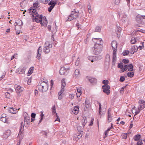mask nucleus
<instances>
[{
    "mask_svg": "<svg viewBox=\"0 0 145 145\" xmlns=\"http://www.w3.org/2000/svg\"><path fill=\"white\" fill-rule=\"evenodd\" d=\"M29 12H32V16L33 17L32 20L33 22H35L37 23H40L42 26L46 25L47 23V22L46 18L44 20L45 22L42 20V15H39L36 10L35 8L32 9L31 7L29 10Z\"/></svg>",
    "mask_w": 145,
    "mask_h": 145,
    "instance_id": "1",
    "label": "nucleus"
},
{
    "mask_svg": "<svg viewBox=\"0 0 145 145\" xmlns=\"http://www.w3.org/2000/svg\"><path fill=\"white\" fill-rule=\"evenodd\" d=\"M48 81H42L39 82V83L37 87L39 90L42 92H44L46 91L48 89V85L47 83Z\"/></svg>",
    "mask_w": 145,
    "mask_h": 145,
    "instance_id": "2",
    "label": "nucleus"
},
{
    "mask_svg": "<svg viewBox=\"0 0 145 145\" xmlns=\"http://www.w3.org/2000/svg\"><path fill=\"white\" fill-rule=\"evenodd\" d=\"M103 45H100V46L97 45H94L92 48V50L93 53L95 55H98L100 54L102 50Z\"/></svg>",
    "mask_w": 145,
    "mask_h": 145,
    "instance_id": "3",
    "label": "nucleus"
},
{
    "mask_svg": "<svg viewBox=\"0 0 145 145\" xmlns=\"http://www.w3.org/2000/svg\"><path fill=\"white\" fill-rule=\"evenodd\" d=\"M45 46L43 48V51L46 54L50 52V48L52 47V45L50 44L49 41L45 42Z\"/></svg>",
    "mask_w": 145,
    "mask_h": 145,
    "instance_id": "4",
    "label": "nucleus"
},
{
    "mask_svg": "<svg viewBox=\"0 0 145 145\" xmlns=\"http://www.w3.org/2000/svg\"><path fill=\"white\" fill-rule=\"evenodd\" d=\"M118 68L121 69L120 71V73H122L128 69V66L126 65H124L122 63H120L118 64Z\"/></svg>",
    "mask_w": 145,
    "mask_h": 145,
    "instance_id": "5",
    "label": "nucleus"
},
{
    "mask_svg": "<svg viewBox=\"0 0 145 145\" xmlns=\"http://www.w3.org/2000/svg\"><path fill=\"white\" fill-rule=\"evenodd\" d=\"M93 41L95 43L94 45H97L100 46V45H102L103 41L102 39L99 38H94L92 39Z\"/></svg>",
    "mask_w": 145,
    "mask_h": 145,
    "instance_id": "6",
    "label": "nucleus"
},
{
    "mask_svg": "<svg viewBox=\"0 0 145 145\" xmlns=\"http://www.w3.org/2000/svg\"><path fill=\"white\" fill-rule=\"evenodd\" d=\"M102 88L104 93L108 95L110 93V87L109 85H103L102 86Z\"/></svg>",
    "mask_w": 145,
    "mask_h": 145,
    "instance_id": "7",
    "label": "nucleus"
},
{
    "mask_svg": "<svg viewBox=\"0 0 145 145\" xmlns=\"http://www.w3.org/2000/svg\"><path fill=\"white\" fill-rule=\"evenodd\" d=\"M139 106L138 107V109L142 110L145 108V101L142 100H140L138 102Z\"/></svg>",
    "mask_w": 145,
    "mask_h": 145,
    "instance_id": "8",
    "label": "nucleus"
},
{
    "mask_svg": "<svg viewBox=\"0 0 145 145\" xmlns=\"http://www.w3.org/2000/svg\"><path fill=\"white\" fill-rule=\"evenodd\" d=\"M14 87L17 93H20L22 92L24 89V88L19 85L16 84L14 85Z\"/></svg>",
    "mask_w": 145,
    "mask_h": 145,
    "instance_id": "9",
    "label": "nucleus"
},
{
    "mask_svg": "<svg viewBox=\"0 0 145 145\" xmlns=\"http://www.w3.org/2000/svg\"><path fill=\"white\" fill-rule=\"evenodd\" d=\"M142 19H145V15L138 14L136 16V20L139 23H141L142 22Z\"/></svg>",
    "mask_w": 145,
    "mask_h": 145,
    "instance_id": "10",
    "label": "nucleus"
},
{
    "mask_svg": "<svg viewBox=\"0 0 145 145\" xmlns=\"http://www.w3.org/2000/svg\"><path fill=\"white\" fill-rule=\"evenodd\" d=\"M78 10H76V9H74V10L72 11L71 15L74 19L76 18L78 16Z\"/></svg>",
    "mask_w": 145,
    "mask_h": 145,
    "instance_id": "11",
    "label": "nucleus"
},
{
    "mask_svg": "<svg viewBox=\"0 0 145 145\" xmlns=\"http://www.w3.org/2000/svg\"><path fill=\"white\" fill-rule=\"evenodd\" d=\"M11 131L10 130H8L6 131L2 135V138L4 139H6L10 135Z\"/></svg>",
    "mask_w": 145,
    "mask_h": 145,
    "instance_id": "12",
    "label": "nucleus"
},
{
    "mask_svg": "<svg viewBox=\"0 0 145 145\" xmlns=\"http://www.w3.org/2000/svg\"><path fill=\"white\" fill-rule=\"evenodd\" d=\"M69 70L68 68L66 69L65 67H61L59 70V73L61 74H66L67 73V71Z\"/></svg>",
    "mask_w": 145,
    "mask_h": 145,
    "instance_id": "13",
    "label": "nucleus"
},
{
    "mask_svg": "<svg viewBox=\"0 0 145 145\" xmlns=\"http://www.w3.org/2000/svg\"><path fill=\"white\" fill-rule=\"evenodd\" d=\"M111 45L113 51H117V42L115 40L113 41L111 43Z\"/></svg>",
    "mask_w": 145,
    "mask_h": 145,
    "instance_id": "14",
    "label": "nucleus"
},
{
    "mask_svg": "<svg viewBox=\"0 0 145 145\" xmlns=\"http://www.w3.org/2000/svg\"><path fill=\"white\" fill-rule=\"evenodd\" d=\"M42 48L40 46L39 47L37 50V54L36 58L38 59H40V56L41 54Z\"/></svg>",
    "mask_w": 145,
    "mask_h": 145,
    "instance_id": "15",
    "label": "nucleus"
},
{
    "mask_svg": "<svg viewBox=\"0 0 145 145\" xmlns=\"http://www.w3.org/2000/svg\"><path fill=\"white\" fill-rule=\"evenodd\" d=\"M116 51H113L112 63L115 64L116 60Z\"/></svg>",
    "mask_w": 145,
    "mask_h": 145,
    "instance_id": "16",
    "label": "nucleus"
},
{
    "mask_svg": "<svg viewBox=\"0 0 145 145\" xmlns=\"http://www.w3.org/2000/svg\"><path fill=\"white\" fill-rule=\"evenodd\" d=\"M8 112L12 114H16L17 112V110L15 108H10L8 110Z\"/></svg>",
    "mask_w": 145,
    "mask_h": 145,
    "instance_id": "17",
    "label": "nucleus"
},
{
    "mask_svg": "<svg viewBox=\"0 0 145 145\" xmlns=\"http://www.w3.org/2000/svg\"><path fill=\"white\" fill-rule=\"evenodd\" d=\"M24 123L26 122L27 124L30 123V117L29 116L27 115L24 117Z\"/></svg>",
    "mask_w": 145,
    "mask_h": 145,
    "instance_id": "18",
    "label": "nucleus"
},
{
    "mask_svg": "<svg viewBox=\"0 0 145 145\" xmlns=\"http://www.w3.org/2000/svg\"><path fill=\"white\" fill-rule=\"evenodd\" d=\"M79 106H74L73 110L72 112L74 114H77L78 112Z\"/></svg>",
    "mask_w": 145,
    "mask_h": 145,
    "instance_id": "19",
    "label": "nucleus"
},
{
    "mask_svg": "<svg viewBox=\"0 0 145 145\" xmlns=\"http://www.w3.org/2000/svg\"><path fill=\"white\" fill-rule=\"evenodd\" d=\"M88 79L91 83H96L97 82V80L95 78L89 77Z\"/></svg>",
    "mask_w": 145,
    "mask_h": 145,
    "instance_id": "20",
    "label": "nucleus"
},
{
    "mask_svg": "<svg viewBox=\"0 0 145 145\" xmlns=\"http://www.w3.org/2000/svg\"><path fill=\"white\" fill-rule=\"evenodd\" d=\"M141 138V135L139 134H137L135 135L133 137V139L135 141H137L139 140Z\"/></svg>",
    "mask_w": 145,
    "mask_h": 145,
    "instance_id": "21",
    "label": "nucleus"
},
{
    "mask_svg": "<svg viewBox=\"0 0 145 145\" xmlns=\"http://www.w3.org/2000/svg\"><path fill=\"white\" fill-rule=\"evenodd\" d=\"M87 121L86 119V117H84L83 118V119L82 120V123L83 127H84L86 124L87 123Z\"/></svg>",
    "mask_w": 145,
    "mask_h": 145,
    "instance_id": "22",
    "label": "nucleus"
},
{
    "mask_svg": "<svg viewBox=\"0 0 145 145\" xmlns=\"http://www.w3.org/2000/svg\"><path fill=\"white\" fill-rule=\"evenodd\" d=\"M102 58V57L101 56H93V59L95 61L97 60H99Z\"/></svg>",
    "mask_w": 145,
    "mask_h": 145,
    "instance_id": "23",
    "label": "nucleus"
},
{
    "mask_svg": "<svg viewBox=\"0 0 145 145\" xmlns=\"http://www.w3.org/2000/svg\"><path fill=\"white\" fill-rule=\"evenodd\" d=\"M24 130V125H21V126L20 127L19 132V135H21V134L23 133V132Z\"/></svg>",
    "mask_w": 145,
    "mask_h": 145,
    "instance_id": "24",
    "label": "nucleus"
},
{
    "mask_svg": "<svg viewBox=\"0 0 145 145\" xmlns=\"http://www.w3.org/2000/svg\"><path fill=\"white\" fill-rule=\"evenodd\" d=\"M56 4V2H54L53 1L51 0L49 3L48 5H50V6H53L54 7Z\"/></svg>",
    "mask_w": 145,
    "mask_h": 145,
    "instance_id": "25",
    "label": "nucleus"
},
{
    "mask_svg": "<svg viewBox=\"0 0 145 145\" xmlns=\"http://www.w3.org/2000/svg\"><path fill=\"white\" fill-rule=\"evenodd\" d=\"M127 76L130 78H132L134 75V73L133 72L129 71L127 73Z\"/></svg>",
    "mask_w": 145,
    "mask_h": 145,
    "instance_id": "26",
    "label": "nucleus"
},
{
    "mask_svg": "<svg viewBox=\"0 0 145 145\" xmlns=\"http://www.w3.org/2000/svg\"><path fill=\"white\" fill-rule=\"evenodd\" d=\"M122 29L119 26L117 25L116 29V32H117V34H118V33H120V32L121 31Z\"/></svg>",
    "mask_w": 145,
    "mask_h": 145,
    "instance_id": "27",
    "label": "nucleus"
},
{
    "mask_svg": "<svg viewBox=\"0 0 145 145\" xmlns=\"http://www.w3.org/2000/svg\"><path fill=\"white\" fill-rule=\"evenodd\" d=\"M74 74L76 76V77H78L80 76L79 71L78 69H76L74 72Z\"/></svg>",
    "mask_w": 145,
    "mask_h": 145,
    "instance_id": "28",
    "label": "nucleus"
},
{
    "mask_svg": "<svg viewBox=\"0 0 145 145\" xmlns=\"http://www.w3.org/2000/svg\"><path fill=\"white\" fill-rule=\"evenodd\" d=\"M128 66V67H129L128 71H132L133 70V66L132 64H130Z\"/></svg>",
    "mask_w": 145,
    "mask_h": 145,
    "instance_id": "29",
    "label": "nucleus"
},
{
    "mask_svg": "<svg viewBox=\"0 0 145 145\" xmlns=\"http://www.w3.org/2000/svg\"><path fill=\"white\" fill-rule=\"evenodd\" d=\"M66 85V83L65 81V79H63L61 80V88H64L65 87Z\"/></svg>",
    "mask_w": 145,
    "mask_h": 145,
    "instance_id": "30",
    "label": "nucleus"
},
{
    "mask_svg": "<svg viewBox=\"0 0 145 145\" xmlns=\"http://www.w3.org/2000/svg\"><path fill=\"white\" fill-rule=\"evenodd\" d=\"M0 120L4 123H8L9 122L7 121V118H1Z\"/></svg>",
    "mask_w": 145,
    "mask_h": 145,
    "instance_id": "31",
    "label": "nucleus"
},
{
    "mask_svg": "<svg viewBox=\"0 0 145 145\" xmlns=\"http://www.w3.org/2000/svg\"><path fill=\"white\" fill-rule=\"evenodd\" d=\"M130 42L132 44H135L136 42V39L134 37H132L131 39Z\"/></svg>",
    "mask_w": 145,
    "mask_h": 145,
    "instance_id": "32",
    "label": "nucleus"
},
{
    "mask_svg": "<svg viewBox=\"0 0 145 145\" xmlns=\"http://www.w3.org/2000/svg\"><path fill=\"white\" fill-rule=\"evenodd\" d=\"M50 0H39L40 3L44 4H47Z\"/></svg>",
    "mask_w": 145,
    "mask_h": 145,
    "instance_id": "33",
    "label": "nucleus"
},
{
    "mask_svg": "<svg viewBox=\"0 0 145 145\" xmlns=\"http://www.w3.org/2000/svg\"><path fill=\"white\" fill-rule=\"evenodd\" d=\"M82 132L81 131V132H79V133H78V135H77V140H78L80 139L82 136Z\"/></svg>",
    "mask_w": 145,
    "mask_h": 145,
    "instance_id": "34",
    "label": "nucleus"
},
{
    "mask_svg": "<svg viewBox=\"0 0 145 145\" xmlns=\"http://www.w3.org/2000/svg\"><path fill=\"white\" fill-rule=\"evenodd\" d=\"M5 95L6 97L8 99H10V93L8 92H7L5 93Z\"/></svg>",
    "mask_w": 145,
    "mask_h": 145,
    "instance_id": "35",
    "label": "nucleus"
},
{
    "mask_svg": "<svg viewBox=\"0 0 145 145\" xmlns=\"http://www.w3.org/2000/svg\"><path fill=\"white\" fill-rule=\"evenodd\" d=\"M101 28L100 27L97 26L95 27V31L100 32L101 31Z\"/></svg>",
    "mask_w": 145,
    "mask_h": 145,
    "instance_id": "36",
    "label": "nucleus"
},
{
    "mask_svg": "<svg viewBox=\"0 0 145 145\" xmlns=\"http://www.w3.org/2000/svg\"><path fill=\"white\" fill-rule=\"evenodd\" d=\"M52 110L53 113H55L56 115L57 114V113L56 112V107L55 105H54L52 106Z\"/></svg>",
    "mask_w": 145,
    "mask_h": 145,
    "instance_id": "37",
    "label": "nucleus"
},
{
    "mask_svg": "<svg viewBox=\"0 0 145 145\" xmlns=\"http://www.w3.org/2000/svg\"><path fill=\"white\" fill-rule=\"evenodd\" d=\"M33 67H31L30 68L28 72V74H29V75L31 74L33 72L32 71H33Z\"/></svg>",
    "mask_w": 145,
    "mask_h": 145,
    "instance_id": "38",
    "label": "nucleus"
},
{
    "mask_svg": "<svg viewBox=\"0 0 145 145\" xmlns=\"http://www.w3.org/2000/svg\"><path fill=\"white\" fill-rule=\"evenodd\" d=\"M25 70V68L23 67L22 69H20V70L19 74H23L24 73Z\"/></svg>",
    "mask_w": 145,
    "mask_h": 145,
    "instance_id": "39",
    "label": "nucleus"
},
{
    "mask_svg": "<svg viewBox=\"0 0 145 145\" xmlns=\"http://www.w3.org/2000/svg\"><path fill=\"white\" fill-rule=\"evenodd\" d=\"M127 133H123L121 134V136L122 138L124 139H126L127 137Z\"/></svg>",
    "mask_w": 145,
    "mask_h": 145,
    "instance_id": "40",
    "label": "nucleus"
},
{
    "mask_svg": "<svg viewBox=\"0 0 145 145\" xmlns=\"http://www.w3.org/2000/svg\"><path fill=\"white\" fill-rule=\"evenodd\" d=\"M136 145H142L143 143L142 142V140L140 139L137 141Z\"/></svg>",
    "mask_w": 145,
    "mask_h": 145,
    "instance_id": "41",
    "label": "nucleus"
},
{
    "mask_svg": "<svg viewBox=\"0 0 145 145\" xmlns=\"http://www.w3.org/2000/svg\"><path fill=\"white\" fill-rule=\"evenodd\" d=\"M41 114H40V120L39 123H40L42 121L43 119V116H44V114H43V112H42V111L41 112Z\"/></svg>",
    "mask_w": 145,
    "mask_h": 145,
    "instance_id": "42",
    "label": "nucleus"
},
{
    "mask_svg": "<svg viewBox=\"0 0 145 145\" xmlns=\"http://www.w3.org/2000/svg\"><path fill=\"white\" fill-rule=\"evenodd\" d=\"M102 83L105 85H108V81L107 80H103L102 82Z\"/></svg>",
    "mask_w": 145,
    "mask_h": 145,
    "instance_id": "43",
    "label": "nucleus"
},
{
    "mask_svg": "<svg viewBox=\"0 0 145 145\" xmlns=\"http://www.w3.org/2000/svg\"><path fill=\"white\" fill-rule=\"evenodd\" d=\"M39 4L38 1H36L35 3L33 4V7L35 8H37L39 5Z\"/></svg>",
    "mask_w": 145,
    "mask_h": 145,
    "instance_id": "44",
    "label": "nucleus"
},
{
    "mask_svg": "<svg viewBox=\"0 0 145 145\" xmlns=\"http://www.w3.org/2000/svg\"><path fill=\"white\" fill-rule=\"evenodd\" d=\"M74 18H73V17L71 16V15L70 14L68 18V19L66 21H70L72 20H73Z\"/></svg>",
    "mask_w": 145,
    "mask_h": 145,
    "instance_id": "45",
    "label": "nucleus"
},
{
    "mask_svg": "<svg viewBox=\"0 0 145 145\" xmlns=\"http://www.w3.org/2000/svg\"><path fill=\"white\" fill-rule=\"evenodd\" d=\"M129 53V51L128 50H125L123 52V56H125L128 54Z\"/></svg>",
    "mask_w": 145,
    "mask_h": 145,
    "instance_id": "46",
    "label": "nucleus"
},
{
    "mask_svg": "<svg viewBox=\"0 0 145 145\" xmlns=\"http://www.w3.org/2000/svg\"><path fill=\"white\" fill-rule=\"evenodd\" d=\"M40 133L42 134L43 135H45L46 136H47V133H48V132L46 131H42Z\"/></svg>",
    "mask_w": 145,
    "mask_h": 145,
    "instance_id": "47",
    "label": "nucleus"
},
{
    "mask_svg": "<svg viewBox=\"0 0 145 145\" xmlns=\"http://www.w3.org/2000/svg\"><path fill=\"white\" fill-rule=\"evenodd\" d=\"M125 80V77L123 76H120V81L121 82H123Z\"/></svg>",
    "mask_w": 145,
    "mask_h": 145,
    "instance_id": "48",
    "label": "nucleus"
},
{
    "mask_svg": "<svg viewBox=\"0 0 145 145\" xmlns=\"http://www.w3.org/2000/svg\"><path fill=\"white\" fill-rule=\"evenodd\" d=\"M99 115L101 114V104L99 103Z\"/></svg>",
    "mask_w": 145,
    "mask_h": 145,
    "instance_id": "49",
    "label": "nucleus"
},
{
    "mask_svg": "<svg viewBox=\"0 0 145 145\" xmlns=\"http://www.w3.org/2000/svg\"><path fill=\"white\" fill-rule=\"evenodd\" d=\"M85 104L90 105V102L89 100L86 98L85 100Z\"/></svg>",
    "mask_w": 145,
    "mask_h": 145,
    "instance_id": "50",
    "label": "nucleus"
},
{
    "mask_svg": "<svg viewBox=\"0 0 145 145\" xmlns=\"http://www.w3.org/2000/svg\"><path fill=\"white\" fill-rule=\"evenodd\" d=\"M88 58V59L90 61H91V62H93L94 61V60L93 59V56H89Z\"/></svg>",
    "mask_w": 145,
    "mask_h": 145,
    "instance_id": "51",
    "label": "nucleus"
},
{
    "mask_svg": "<svg viewBox=\"0 0 145 145\" xmlns=\"http://www.w3.org/2000/svg\"><path fill=\"white\" fill-rule=\"evenodd\" d=\"M64 91V88H61V90L60 91L58 92V94H59L60 95H61V94L63 93Z\"/></svg>",
    "mask_w": 145,
    "mask_h": 145,
    "instance_id": "52",
    "label": "nucleus"
},
{
    "mask_svg": "<svg viewBox=\"0 0 145 145\" xmlns=\"http://www.w3.org/2000/svg\"><path fill=\"white\" fill-rule=\"evenodd\" d=\"M108 132V131H107L106 130V131L105 132V136L103 137L104 138L107 137Z\"/></svg>",
    "mask_w": 145,
    "mask_h": 145,
    "instance_id": "53",
    "label": "nucleus"
},
{
    "mask_svg": "<svg viewBox=\"0 0 145 145\" xmlns=\"http://www.w3.org/2000/svg\"><path fill=\"white\" fill-rule=\"evenodd\" d=\"M54 7L53 6H50L48 8V10L49 12H50L53 8Z\"/></svg>",
    "mask_w": 145,
    "mask_h": 145,
    "instance_id": "54",
    "label": "nucleus"
},
{
    "mask_svg": "<svg viewBox=\"0 0 145 145\" xmlns=\"http://www.w3.org/2000/svg\"><path fill=\"white\" fill-rule=\"evenodd\" d=\"M123 62L124 63H127L129 62V60L128 59H124L122 60Z\"/></svg>",
    "mask_w": 145,
    "mask_h": 145,
    "instance_id": "55",
    "label": "nucleus"
},
{
    "mask_svg": "<svg viewBox=\"0 0 145 145\" xmlns=\"http://www.w3.org/2000/svg\"><path fill=\"white\" fill-rule=\"evenodd\" d=\"M114 129V127H113V124L112 123H111V127H110V128H108L107 129V131H109L110 130L112 129Z\"/></svg>",
    "mask_w": 145,
    "mask_h": 145,
    "instance_id": "56",
    "label": "nucleus"
},
{
    "mask_svg": "<svg viewBox=\"0 0 145 145\" xmlns=\"http://www.w3.org/2000/svg\"><path fill=\"white\" fill-rule=\"evenodd\" d=\"M144 30H142L141 29H137L136 31V32L139 31L141 32H144Z\"/></svg>",
    "mask_w": 145,
    "mask_h": 145,
    "instance_id": "57",
    "label": "nucleus"
},
{
    "mask_svg": "<svg viewBox=\"0 0 145 145\" xmlns=\"http://www.w3.org/2000/svg\"><path fill=\"white\" fill-rule=\"evenodd\" d=\"M142 110H139L138 109V110L136 111L135 112V115H136L138 114L140 112V111Z\"/></svg>",
    "mask_w": 145,
    "mask_h": 145,
    "instance_id": "58",
    "label": "nucleus"
},
{
    "mask_svg": "<svg viewBox=\"0 0 145 145\" xmlns=\"http://www.w3.org/2000/svg\"><path fill=\"white\" fill-rule=\"evenodd\" d=\"M77 91L78 93H81L82 94V93L81 91V90L80 89V88H77Z\"/></svg>",
    "mask_w": 145,
    "mask_h": 145,
    "instance_id": "59",
    "label": "nucleus"
},
{
    "mask_svg": "<svg viewBox=\"0 0 145 145\" xmlns=\"http://www.w3.org/2000/svg\"><path fill=\"white\" fill-rule=\"evenodd\" d=\"M36 115V114L34 113H32V114H31V116L32 118H35V117Z\"/></svg>",
    "mask_w": 145,
    "mask_h": 145,
    "instance_id": "60",
    "label": "nucleus"
},
{
    "mask_svg": "<svg viewBox=\"0 0 145 145\" xmlns=\"http://www.w3.org/2000/svg\"><path fill=\"white\" fill-rule=\"evenodd\" d=\"M88 37H87L86 39H85L84 40V42L86 44H87L88 43Z\"/></svg>",
    "mask_w": 145,
    "mask_h": 145,
    "instance_id": "61",
    "label": "nucleus"
},
{
    "mask_svg": "<svg viewBox=\"0 0 145 145\" xmlns=\"http://www.w3.org/2000/svg\"><path fill=\"white\" fill-rule=\"evenodd\" d=\"M15 55H17V53H15V54H14L13 55L12 57L11 58V60H12V59H13L14 58H17V57H15Z\"/></svg>",
    "mask_w": 145,
    "mask_h": 145,
    "instance_id": "62",
    "label": "nucleus"
},
{
    "mask_svg": "<svg viewBox=\"0 0 145 145\" xmlns=\"http://www.w3.org/2000/svg\"><path fill=\"white\" fill-rule=\"evenodd\" d=\"M108 117H110L111 116V114L110 113V112H109V109L108 110Z\"/></svg>",
    "mask_w": 145,
    "mask_h": 145,
    "instance_id": "63",
    "label": "nucleus"
},
{
    "mask_svg": "<svg viewBox=\"0 0 145 145\" xmlns=\"http://www.w3.org/2000/svg\"><path fill=\"white\" fill-rule=\"evenodd\" d=\"M125 18H123V20L125 22H126L127 20V15H125Z\"/></svg>",
    "mask_w": 145,
    "mask_h": 145,
    "instance_id": "64",
    "label": "nucleus"
}]
</instances>
